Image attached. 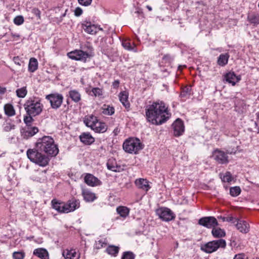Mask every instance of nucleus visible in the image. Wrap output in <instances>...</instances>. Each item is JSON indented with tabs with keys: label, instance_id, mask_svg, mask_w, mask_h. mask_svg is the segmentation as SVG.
Wrapping results in <instances>:
<instances>
[{
	"label": "nucleus",
	"instance_id": "41",
	"mask_svg": "<svg viewBox=\"0 0 259 259\" xmlns=\"http://www.w3.org/2000/svg\"><path fill=\"white\" fill-rule=\"evenodd\" d=\"M86 92L90 95H93L95 97H101L103 95V89L99 88H93L91 91L93 94H90L89 90H87Z\"/></svg>",
	"mask_w": 259,
	"mask_h": 259
},
{
	"label": "nucleus",
	"instance_id": "5",
	"mask_svg": "<svg viewBox=\"0 0 259 259\" xmlns=\"http://www.w3.org/2000/svg\"><path fill=\"white\" fill-rule=\"evenodd\" d=\"M43 107L40 100L34 97L28 98L24 104V108L27 114L33 116L40 114Z\"/></svg>",
	"mask_w": 259,
	"mask_h": 259
},
{
	"label": "nucleus",
	"instance_id": "19",
	"mask_svg": "<svg viewBox=\"0 0 259 259\" xmlns=\"http://www.w3.org/2000/svg\"><path fill=\"white\" fill-rule=\"evenodd\" d=\"M226 80L232 85H235L236 83L240 81L241 77L240 76H237L234 72H229L225 76Z\"/></svg>",
	"mask_w": 259,
	"mask_h": 259
},
{
	"label": "nucleus",
	"instance_id": "54",
	"mask_svg": "<svg viewBox=\"0 0 259 259\" xmlns=\"http://www.w3.org/2000/svg\"><path fill=\"white\" fill-rule=\"evenodd\" d=\"M239 219H237V218H233L232 217H228L227 219H226V221L227 222H231L233 224H236L237 223V222L239 221Z\"/></svg>",
	"mask_w": 259,
	"mask_h": 259
},
{
	"label": "nucleus",
	"instance_id": "24",
	"mask_svg": "<svg viewBox=\"0 0 259 259\" xmlns=\"http://www.w3.org/2000/svg\"><path fill=\"white\" fill-rule=\"evenodd\" d=\"M97 119L98 118L93 114L87 115L83 118V122L87 126L92 129Z\"/></svg>",
	"mask_w": 259,
	"mask_h": 259
},
{
	"label": "nucleus",
	"instance_id": "3",
	"mask_svg": "<svg viewBox=\"0 0 259 259\" xmlns=\"http://www.w3.org/2000/svg\"><path fill=\"white\" fill-rule=\"evenodd\" d=\"M54 209L59 212L68 213L78 208L80 206V201L75 198H72L66 203L59 202L55 199L52 201Z\"/></svg>",
	"mask_w": 259,
	"mask_h": 259
},
{
	"label": "nucleus",
	"instance_id": "52",
	"mask_svg": "<svg viewBox=\"0 0 259 259\" xmlns=\"http://www.w3.org/2000/svg\"><path fill=\"white\" fill-rule=\"evenodd\" d=\"M233 259H248L246 255L243 253L236 254Z\"/></svg>",
	"mask_w": 259,
	"mask_h": 259
},
{
	"label": "nucleus",
	"instance_id": "51",
	"mask_svg": "<svg viewBox=\"0 0 259 259\" xmlns=\"http://www.w3.org/2000/svg\"><path fill=\"white\" fill-rule=\"evenodd\" d=\"M74 15L76 17H79L81 16L82 14V10L80 7H77L74 11Z\"/></svg>",
	"mask_w": 259,
	"mask_h": 259
},
{
	"label": "nucleus",
	"instance_id": "10",
	"mask_svg": "<svg viewBox=\"0 0 259 259\" xmlns=\"http://www.w3.org/2000/svg\"><path fill=\"white\" fill-rule=\"evenodd\" d=\"M199 224L207 228H214L218 225L217 219L213 217H203L199 219Z\"/></svg>",
	"mask_w": 259,
	"mask_h": 259
},
{
	"label": "nucleus",
	"instance_id": "17",
	"mask_svg": "<svg viewBox=\"0 0 259 259\" xmlns=\"http://www.w3.org/2000/svg\"><path fill=\"white\" fill-rule=\"evenodd\" d=\"M62 255L65 259H79L80 253L74 249H66L63 251Z\"/></svg>",
	"mask_w": 259,
	"mask_h": 259
},
{
	"label": "nucleus",
	"instance_id": "7",
	"mask_svg": "<svg viewBox=\"0 0 259 259\" xmlns=\"http://www.w3.org/2000/svg\"><path fill=\"white\" fill-rule=\"evenodd\" d=\"M123 148L126 152L136 154L143 147L139 139L131 138L124 142Z\"/></svg>",
	"mask_w": 259,
	"mask_h": 259
},
{
	"label": "nucleus",
	"instance_id": "55",
	"mask_svg": "<svg viewBox=\"0 0 259 259\" xmlns=\"http://www.w3.org/2000/svg\"><path fill=\"white\" fill-rule=\"evenodd\" d=\"M13 61L16 64L19 65V66L21 65V61L18 57H14Z\"/></svg>",
	"mask_w": 259,
	"mask_h": 259
},
{
	"label": "nucleus",
	"instance_id": "21",
	"mask_svg": "<svg viewBox=\"0 0 259 259\" xmlns=\"http://www.w3.org/2000/svg\"><path fill=\"white\" fill-rule=\"evenodd\" d=\"M236 227L238 230L242 233H247L249 231V225L245 221L239 220L236 224Z\"/></svg>",
	"mask_w": 259,
	"mask_h": 259
},
{
	"label": "nucleus",
	"instance_id": "25",
	"mask_svg": "<svg viewBox=\"0 0 259 259\" xmlns=\"http://www.w3.org/2000/svg\"><path fill=\"white\" fill-rule=\"evenodd\" d=\"M82 195L87 202H93L96 199L95 194L87 189H82Z\"/></svg>",
	"mask_w": 259,
	"mask_h": 259
},
{
	"label": "nucleus",
	"instance_id": "23",
	"mask_svg": "<svg viewBox=\"0 0 259 259\" xmlns=\"http://www.w3.org/2000/svg\"><path fill=\"white\" fill-rule=\"evenodd\" d=\"M135 183L138 188L141 189L146 192L150 188L149 182L144 179L140 178L137 179L136 180Z\"/></svg>",
	"mask_w": 259,
	"mask_h": 259
},
{
	"label": "nucleus",
	"instance_id": "4",
	"mask_svg": "<svg viewBox=\"0 0 259 259\" xmlns=\"http://www.w3.org/2000/svg\"><path fill=\"white\" fill-rule=\"evenodd\" d=\"M36 148L29 149L27 151L28 159L33 163L41 167L47 166L50 161V157L47 154H42Z\"/></svg>",
	"mask_w": 259,
	"mask_h": 259
},
{
	"label": "nucleus",
	"instance_id": "61",
	"mask_svg": "<svg viewBox=\"0 0 259 259\" xmlns=\"http://www.w3.org/2000/svg\"><path fill=\"white\" fill-rule=\"evenodd\" d=\"M256 115L257 118L259 119V111L257 113H256Z\"/></svg>",
	"mask_w": 259,
	"mask_h": 259
},
{
	"label": "nucleus",
	"instance_id": "11",
	"mask_svg": "<svg viewBox=\"0 0 259 259\" xmlns=\"http://www.w3.org/2000/svg\"><path fill=\"white\" fill-rule=\"evenodd\" d=\"M68 57L73 60L85 61L89 54L81 50H75L68 54Z\"/></svg>",
	"mask_w": 259,
	"mask_h": 259
},
{
	"label": "nucleus",
	"instance_id": "43",
	"mask_svg": "<svg viewBox=\"0 0 259 259\" xmlns=\"http://www.w3.org/2000/svg\"><path fill=\"white\" fill-rule=\"evenodd\" d=\"M103 113L105 115H111L114 113V108L112 106L105 105L103 108Z\"/></svg>",
	"mask_w": 259,
	"mask_h": 259
},
{
	"label": "nucleus",
	"instance_id": "2",
	"mask_svg": "<svg viewBox=\"0 0 259 259\" xmlns=\"http://www.w3.org/2000/svg\"><path fill=\"white\" fill-rule=\"evenodd\" d=\"M35 147L39 151L44 152L49 157H55L59 153L58 145L50 136H44L38 139Z\"/></svg>",
	"mask_w": 259,
	"mask_h": 259
},
{
	"label": "nucleus",
	"instance_id": "57",
	"mask_svg": "<svg viewBox=\"0 0 259 259\" xmlns=\"http://www.w3.org/2000/svg\"><path fill=\"white\" fill-rule=\"evenodd\" d=\"M119 132L120 130L118 129V128L116 127L114 130L113 133L114 134V136H116L119 134Z\"/></svg>",
	"mask_w": 259,
	"mask_h": 259
},
{
	"label": "nucleus",
	"instance_id": "6",
	"mask_svg": "<svg viewBox=\"0 0 259 259\" xmlns=\"http://www.w3.org/2000/svg\"><path fill=\"white\" fill-rule=\"evenodd\" d=\"M226 242L224 239H220L201 244L200 249L206 253H211L216 251L219 248H225Z\"/></svg>",
	"mask_w": 259,
	"mask_h": 259
},
{
	"label": "nucleus",
	"instance_id": "18",
	"mask_svg": "<svg viewBox=\"0 0 259 259\" xmlns=\"http://www.w3.org/2000/svg\"><path fill=\"white\" fill-rule=\"evenodd\" d=\"M38 132V129L35 126H31L28 125L23 129L21 132L22 135L24 138H28L31 137Z\"/></svg>",
	"mask_w": 259,
	"mask_h": 259
},
{
	"label": "nucleus",
	"instance_id": "32",
	"mask_svg": "<svg viewBox=\"0 0 259 259\" xmlns=\"http://www.w3.org/2000/svg\"><path fill=\"white\" fill-rule=\"evenodd\" d=\"M211 234L214 238H221L225 237L226 232L224 230L220 228H214L211 231Z\"/></svg>",
	"mask_w": 259,
	"mask_h": 259
},
{
	"label": "nucleus",
	"instance_id": "53",
	"mask_svg": "<svg viewBox=\"0 0 259 259\" xmlns=\"http://www.w3.org/2000/svg\"><path fill=\"white\" fill-rule=\"evenodd\" d=\"M32 13L37 16L39 19H40V11L37 8H33L32 10Z\"/></svg>",
	"mask_w": 259,
	"mask_h": 259
},
{
	"label": "nucleus",
	"instance_id": "49",
	"mask_svg": "<svg viewBox=\"0 0 259 259\" xmlns=\"http://www.w3.org/2000/svg\"><path fill=\"white\" fill-rule=\"evenodd\" d=\"M79 5L88 7L91 5L92 0H77Z\"/></svg>",
	"mask_w": 259,
	"mask_h": 259
},
{
	"label": "nucleus",
	"instance_id": "40",
	"mask_svg": "<svg viewBox=\"0 0 259 259\" xmlns=\"http://www.w3.org/2000/svg\"><path fill=\"white\" fill-rule=\"evenodd\" d=\"M107 240L106 239L103 238L99 239L98 240L96 241L94 247L97 249H101L103 247H104L107 245Z\"/></svg>",
	"mask_w": 259,
	"mask_h": 259
},
{
	"label": "nucleus",
	"instance_id": "8",
	"mask_svg": "<svg viewBox=\"0 0 259 259\" xmlns=\"http://www.w3.org/2000/svg\"><path fill=\"white\" fill-rule=\"evenodd\" d=\"M156 214L163 221L169 222L175 218V214L167 207H161L157 209Z\"/></svg>",
	"mask_w": 259,
	"mask_h": 259
},
{
	"label": "nucleus",
	"instance_id": "31",
	"mask_svg": "<svg viewBox=\"0 0 259 259\" xmlns=\"http://www.w3.org/2000/svg\"><path fill=\"white\" fill-rule=\"evenodd\" d=\"M69 96L71 100L75 103H77L81 100V95L76 90H72L69 92Z\"/></svg>",
	"mask_w": 259,
	"mask_h": 259
},
{
	"label": "nucleus",
	"instance_id": "42",
	"mask_svg": "<svg viewBox=\"0 0 259 259\" xmlns=\"http://www.w3.org/2000/svg\"><path fill=\"white\" fill-rule=\"evenodd\" d=\"M16 93L18 97L21 98H24L27 94L26 87H23L17 89L16 91Z\"/></svg>",
	"mask_w": 259,
	"mask_h": 259
},
{
	"label": "nucleus",
	"instance_id": "29",
	"mask_svg": "<svg viewBox=\"0 0 259 259\" xmlns=\"http://www.w3.org/2000/svg\"><path fill=\"white\" fill-rule=\"evenodd\" d=\"M107 168L111 171L117 172L120 171V167L116 164L115 159H110L107 162Z\"/></svg>",
	"mask_w": 259,
	"mask_h": 259
},
{
	"label": "nucleus",
	"instance_id": "50",
	"mask_svg": "<svg viewBox=\"0 0 259 259\" xmlns=\"http://www.w3.org/2000/svg\"><path fill=\"white\" fill-rule=\"evenodd\" d=\"M32 117L34 116L32 115H28L24 117V121L26 124L27 126H28V125H30V123L33 120Z\"/></svg>",
	"mask_w": 259,
	"mask_h": 259
},
{
	"label": "nucleus",
	"instance_id": "46",
	"mask_svg": "<svg viewBox=\"0 0 259 259\" xmlns=\"http://www.w3.org/2000/svg\"><path fill=\"white\" fill-rule=\"evenodd\" d=\"M191 89L190 87H185L183 88L181 93L182 97H186L187 95L190 96L191 95Z\"/></svg>",
	"mask_w": 259,
	"mask_h": 259
},
{
	"label": "nucleus",
	"instance_id": "34",
	"mask_svg": "<svg viewBox=\"0 0 259 259\" xmlns=\"http://www.w3.org/2000/svg\"><path fill=\"white\" fill-rule=\"evenodd\" d=\"M117 212L120 217L125 218L130 213V209L126 206H120L116 208Z\"/></svg>",
	"mask_w": 259,
	"mask_h": 259
},
{
	"label": "nucleus",
	"instance_id": "28",
	"mask_svg": "<svg viewBox=\"0 0 259 259\" xmlns=\"http://www.w3.org/2000/svg\"><path fill=\"white\" fill-rule=\"evenodd\" d=\"M123 47L128 51L137 52L138 51L136 46L134 43H132L130 40H124L122 41Z\"/></svg>",
	"mask_w": 259,
	"mask_h": 259
},
{
	"label": "nucleus",
	"instance_id": "37",
	"mask_svg": "<svg viewBox=\"0 0 259 259\" xmlns=\"http://www.w3.org/2000/svg\"><path fill=\"white\" fill-rule=\"evenodd\" d=\"M15 125L10 120H6L3 124V131L9 132L15 128Z\"/></svg>",
	"mask_w": 259,
	"mask_h": 259
},
{
	"label": "nucleus",
	"instance_id": "62",
	"mask_svg": "<svg viewBox=\"0 0 259 259\" xmlns=\"http://www.w3.org/2000/svg\"><path fill=\"white\" fill-rule=\"evenodd\" d=\"M2 118V115L0 114V119Z\"/></svg>",
	"mask_w": 259,
	"mask_h": 259
},
{
	"label": "nucleus",
	"instance_id": "59",
	"mask_svg": "<svg viewBox=\"0 0 259 259\" xmlns=\"http://www.w3.org/2000/svg\"><path fill=\"white\" fill-rule=\"evenodd\" d=\"M136 13L141 15L142 18L144 17V15L142 11L138 10L136 12Z\"/></svg>",
	"mask_w": 259,
	"mask_h": 259
},
{
	"label": "nucleus",
	"instance_id": "36",
	"mask_svg": "<svg viewBox=\"0 0 259 259\" xmlns=\"http://www.w3.org/2000/svg\"><path fill=\"white\" fill-rule=\"evenodd\" d=\"M38 67V62L37 60L34 58H31L29 60L28 65V70L31 72L35 71Z\"/></svg>",
	"mask_w": 259,
	"mask_h": 259
},
{
	"label": "nucleus",
	"instance_id": "15",
	"mask_svg": "<svg viewBox=\"0 0 259 259\" xmlns=\"http://www.w3.org/2000/svg\"><path fill=\"white\" fill-rule=\"evenodd\" d=\"M213 157L218 162L221 164H226L229 161L227 154L221 150H215L213 153Z\"/></svg>",
	"mask_w": 259,
	"mask_h": 259
},
{
	"label": "nucleus",
	"instance_id": "14",
	"mask_svg": "<svg viewBox=\"0 0 259 259\" xmlns=\"http://www.w3.org/2000/svg\"><path fill=\"white\" fill-rule=\"evenodd\" d=\"M174 129V134L179 137L183 134L185 130L183 122L180 119H177L172 125Z\"/></svg>",
	"mask_w": 259,
	"mask_h": 259
},
{
	"label": "nucleus",
	"instance_id": "44",
	"mask_svg": "<svg viewBox=\"0 0 259 259\" xmlns=\"http://www.w3.org/2000/svg\"><path fill=\"white\" fill-rule=\"evenodd\" d=\"M241 193V189L239 187L235 186L231 187L230 189V194L233 197L238 196Z\"/></svg>",
	"mask_w": 259,
	"mask_h": 259
},
{
	"label": "nucleus",
	"instance_id": "27",
	"mask_svg": "<svg viewBox=\"0 0 259 259\" xmlns=\"http://www.w3.org/2000/svg\"><path fill=\"white\" fill-rule=\"evenodd\" d=\"M120 102L127 109L130 107V104L128 101V95L126 92H122L119 95Z\"/></svg>",
	"mask_w": 259,
	"mask_h": 259
},
{
	"label": "nucleus",
	"instance_id": "1",
	"mask_svg": "<svg viewBox=\"0 0 259 259\" xmlns=\"http://www.w3.org/2000/svg\"><path fill=\"white\" fill-rule=\"evenodd\" d=\"M145 113L147 121L156 125L165 123L171 116L168 107L163 102L159 101L147 106Z\"/></svg>",
	"mask_w": 259,
	"mask_h": 259
},
{
	"label": "nucleus",
	"instance_id": "38",
	"mask_svg": "<svg viewBox=\"0 0 259 259\" xmlns=\"http://www.w3.org/2000/svg\"><path fill=\"white\" fill-rule=\"evenodd\" d=\"M119 247L114 245H109L106 248V252L110 255L116 256L119 252Z\"/></svg>",
	"mask_w": 259,
	"mask_h": 259
},
{
	"label": "nucleus",
	"instance_id": "56",
	"mask_svg": "<svg viewBox=\"0 0 259 259\" xmlns=\"http://www.w3.org/2000/svg\"><path fill=\"white\" fill-rule=\"evenodd\" d=\"M119 84V81L118 80H116L113 82L112 86L114 88H117L118 87Z\"/></svg>",
	"mask_w": 259,
	"mask_h": 259
},
{
	"label": "nucleus",
	"instance_id": "35",
	"mask_svg": "<svg viewBox=\"0 0 259 259\" xmlns=\"http://www.w3.org/2000/svg\"><path fill=\"white\" fill-rule=\"evenodd\" d=\"M5 114L8 116H13L15 115V110L13 106L11 104H6L4 106Z\"/></svg>",
	"mask_w": 259,
	"mask_h": 259
},
{
	"label": "nucleus",
	"instance_id": "58",
	"mask_svg": "<svg viewBox=\"0 0 259 259\" xmlns=\"http://www.w3.org/2000/svg\"><path fill=\"white\" fill-rule=\"evenodd\" d=\"M6 91V88L0 87V94H4Z\"/></svg>",
	"mask_w": 259,
	"mask_h": 259
},
{
	"label": "nucleus",
	"instance_id": "13",
	"mask_svg": "<svg viewBox=\"0 0 259 259\" xmlns=\"http://www.w3.org/2000/svg\"><path fill=\"white\" fill-rule=\"evenodd\" d=\"M47 170H35L31 175V179L39 183L45 182L47 179Z\"/></svg>",
	"mask_w": 259,
	"mask_h": 259
},
{
	"label": "nucleus",
	"instance_id": "20",
	"mask_svg": "<svg viewBox=\"0 0 259 259\" xmlns=\"http://www.w3.org/2000/svg\"><path fill=\"white\" fill-rule=\"evenodd\" d=\"M92 130L97 133H104L107 130V126L105 123L100 121L98 119Z\"/></svg>",
	"mask_w": 259,
	"mask_h": 259
},
{
	"label": "nucleus",
	"instance_id": "26",
	"mask_svg": "<svg viewBox=\"0 0 259 259\" xmlns=\"http://www.w3.org/2000/svg\"><path fill=\"white\" fill-rule=\"evenodd\" d=\"M33 254L41 259H49L48 251L42 248H38L34 250Z\"/></svg>",
	"mask_w": 259,
	"mask_h": 259
},
{
	"label": "nucleus",
	"instance_id": "45",
	"mask_svg": "<svg viewBox=\"0 0 259 259\" xmlns=\"http://www.w3.org/2000/svg\"><path fill=\"white\" fill-rule=\"evenodd\" d=\"M135 254L131 251H125L123 252L121 259H134Z\"/></svg>",
	"mask_w": 259,
	"mask_h": 259
},
{
	"label": "nucleus",
	"instance_id": "30",
	"mask_svg": "<svg viewBox=\"0 0 259 259\" xmlns=\"http://www.w3.org/2000/svg\"><path fill=\"white\" fill-rule=\"evenodd\" d=\"M247 19L253 26H257L259 24V14H249L247 16Z\"/></svg>",
	"mask_w": 259,
	"mask_h": 259
},
{
	"label": "nucleus",
	"instance_id": "48",
	"mask_svg": "<svg viewBox=\"0 0 259 259\" xmlns=\"http://www.w3.org/2000/svg\"><path fill=\"white\" fill-rule=\"evenodd\" d=\"M24 21V18L22 16H18L14 19V23L17 25L22 24Z\"/></svg>",
	"mask_w": 259,
	"mask_h": 259
},
{
	"label": "nucleus",
	"instance_id": "39",
	"mask_svg": "<svg viewBox=\"0 0 259 259\" xmlns=\"http://www.w3.org/2000/svg\"><path fill=\"white\" fill-rule=\"evenodd\" d=\"M220 178L223 182L230 183L233 180L232 174L229 171H227L225 174H221Z\"/></svg>",
	"mask_w": 259,
	"mask_h": 259
},
{
	"label": "nucleus",
	"instance_id": "12",
	"mask_svg": "<svg viewBox=\"0 0 259 259\" xmlns=\"http://www.w3.org/2000/svg\"><path fill=\"white\" fill-rule=\"evenodd\" d=\"M82 27L85 32L92 35L96 34L99 30H102V28L92 24L90 21L83 22Z\"/></svg>",
	"mask_w": 259,
	"mask_h": 259
},
{
	"label": "nucleus",
	"instance_id": "16",
	"mask_svg": "<svg viewBox=\"0 0 259 259\" xmlns=\"http://www.w3.org/2000/svg\"><path fill=\"white\" fill-rule=\"evenodd\" d=\"M84 180L85 183L91 187H95L101 184L100 180L90 174H87L84 177Z\"/></svg>",
	"mask_w": 259,
	"mask_h": 259
},
{
	"label": "nucleus",
	"instance_id": "60",
	"mask_svg": "<svg viewBox=\"0 0 259 259\" xmlns=\"http://www.w3.org/2000/svg\"><path fill=\"white\" fill-rule=\"evenodd\" d=\"M146 8L148 9L149 11H152V7L149 6H147Z\"/></svg>",
	"mask_w": 259,
	"mask_h": 259
},
{
	"label": "nucleus",
	"instance_id": "47",
	"mask_svg": "<svg viewBox=\"0 0 259 259\" xmlns=\"http://www.w3.org/2000/svg\"><path fill=\"white\" fill-rule=\"evenodd\" d=\"M25 253L22 251H15L13 253V257L14 259H23Z\"/></svg>",
	"mask_w": 259,
	"mask_h": 259
},
{
	"label": "nucleus",
	"instance_id": "9",
	"mask_svg": "<svg viewBox=\"0 0 259 259\" xmlns=\"http://www.w3.org/2000/svg\"><path fill=\"white\" fill-rule=\"evenodd\" d=\"M46 98L50 101L51 107L55 109L61 106L63 100L62 95L58 93L49 94L46 96Z\"/></svg>",
	"mask_w": 259,
	"mask_h": 259
},
{
	"label": "nucleus",
	"instance_id": "33",
	"mask_svg": "<svg viewBox=\"0 0 259 259\" xmlns=\"http://www.w3.org/2000/svg\"><path fill=\"white\" fill-rule=\"evenodd\" d=\"M229 55L227 53L221 54L218 59V64L219 65L224 66L226 65L228 62Z\"/></svg>",
	"mask_w": 259,
	"mask_h": 259
},
{
	"label": "nucleus",
	"instance_id": "22",
	"mask_svg": "<svg viewBox=\"0 0 259 259\" xmlns=\"http://www.w3.org/2000/svg\"><path fill=\"white\" fill-rule=\"evenodd\" d=\"M80 141L85 145H91L95 142L94 138L89 133H83L79 136Z\"/></svg>",
	"mask_w": 259,
	"mask_h": 259
}]
</instances>
